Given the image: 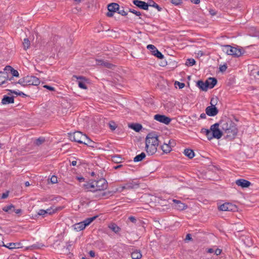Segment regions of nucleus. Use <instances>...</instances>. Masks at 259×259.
I'll use <instances>...</instances> for the list:
<instances>
[{"mask_svg":"<svg viewBox=\"0 0 259 259\" xmlns=\"http://www.w3.org/2000/svg\"><path fill=\"white\" fill-rule=\"evenodd\" d=\"M221 128L224 131V138L228 141L234 139L238 132L236 124L228 118L221 120Z\"/></svg>","mask_w":259,"mask_h":259,"instance_id":"f257e3e1","label":"nucleus"},{"mask_svg":"<svg viewBox=\"0 0 259 259\" xmlns=\"http://www.w3.org/2000/svg\"><path fill=\"white\" fill-rule=\"evenodd\" d=\"M18 83L23 86L26 85H38L40 83L38 78L34 76H27L19 80Z\"/></svg>","mask_w":259,"mask_h":259,"instance_id":"f03ea898","label":"nucleus"},{"mask_svg":"<svg viewBox=\"0 0 259 259\" xmlns=\"http://www.w3.org/2000/svg\"><path fill=\"white\" fill-rule=\"evenodd\" d=\"M223 50L228 55H232L236 57H238L243 54L242 50L241 49H237L236 47H233L230 45L224 46Z\"/></svg>","mask_w":259,"mask_h":259,"instance_id":"7ed1b4c3","label":"nucleus"},{"mask_svg":"<svg viewBox=\"0 0 259 259\" xmlns=\"http://www.w3.org/2000/svg\"><path fill=\"white\" fill-rule=\"evenodd\" d=\"M68 137L71 141L80 144L84 143V141L87 139V135H83L81 132L78 131L69 134Z\"/></svg>","mask_w":259,"mask_h":259,"instance_id":"20e7f679","label":"nucleus"},{"mask_svg":"<svg viewBox=\"0 0 259 259\" xmlns=\"http://www.w3.org/2000/svg\"><path fill=\"white\" fill-rule=\"evenodd\" d=\"M219 126L221 127V121L219 123H215V124L211 125L210 130L212 133V137L214 138L219 139L222 136H224V131L221 128H219Z\"/></svg>","mask_w":259,"mask_h":259,"instance_id":"39448f33","label":"nucleus"},{"mask_svg":"<svg viewBox=\"0 0 259 259\" xmlns=\"http://www.w3.org/2000/svg\"><path fill=\"white\" fill-rule=\"evenodd\" d=\"M94 184L96 185L97 191H103L108 187L107 181L103 178L100 179L98 181H94Z\"/></svg>","mask_w":259,"mask_h":259,"instance_id":"423d86ee","label":"nucleus"},{"mask_svg":"<svg viewBox=\"0 0 259 259\" xmlns=\"http://www.w3.org/2000/svg\"><path fill=\"white\" fill-rule=\"evenodd\" d=\"M147 142H149L150 144L157 146H158L159 143L158 136L156 134L153 133H150L147 135L146 138L145 143H147Z\"/></svg>","mask_w":259,"mask_h":259,"instance_id":"0eeeda50","label":"nucleus"},{"mask_svg":"<svg viewBox=\"0 0 259 259\" xmlns=\"http://www.w3.org/2000/svg\"><path fill=\"white\" fill-rule=\"evenodd\" d=\"M139 187V183L137 181L132 180L130 181L124 185L120 187V189H121L119 191H122L124 189H136Z\"/></svg>","mask_w":259,"mask_h":259,"instance_id":"6e6552de","label":"nucleus"},{"mask_svg":"<svg viewBox=\"0 0 259 259\" xmlns=\"http://www.w3.org/2000/svg\"><path fill=\"white\" fill-rule=\"evenodd\" d=\"M212 100H211V106L207 107L205 109L206 114L209 116H214L219 112L218 109L215 106V104L212 103Z\"/></svg>","mask_w":259,"mask_h":259,"instance_id":"1a4fd4ad","label":"nucleus"},{"mask_svg":"<svg viewBox=\"0 0 259 259\" xmlns=\"http://www.w3.org/2000/svg\"><path fill=\"white\" fill-rule=\"evenodd\" d=\"M154 119L160 122L168 124L171 120V119L164 115L156 114L154 116Z\"/></svg>","mask_w":259,"mask_h":259,"instance_id":"9d476101","label":"nucleus"},{"mask_svg":"<svg viewBox=\"0 0 259 259\" xmlns=\"http://www.w3.org/2000/svg\"><path fill=\"white\" fill-rule=\"evenodd\" d=\"M13 77H9V74L6 72H0V85L8 82V81H11V83H13L11 81Z\"/></svg>","mask_w":259,"mask_h":259,"instance_id":"9b49d317","label":"nucleus"},{"mask_svg":"<svg viewBox=\"0 0 259 259\" xmlns=\"http://www.w3.org/2000/svg\"><path fill=\"white\" fill-rule=\"evenodd\" d=\"M146 143L145 148H146V152H147V153L149 155H151L155 154L156 153V152L157 151L158 146L150 144L149 142H147V143Z\"/></svg>","mask_w":259,"mask_h":259,"instance_id":"f8f14e48","label":"nucleus"},{"mask_svg":"<svg viewBox=\"0 0 259 259\" xmlns=\"http://www.w3.org/2000/svg\"><path fill=\"white\" fill-rule=\"evenodd\" d=\"M133 4L141 9H143L144 10H148V3H146L145 2L140 1V0H134Z\"/></svg>","mask_w":259,"mask_h":259,"instance_id":"ddd939ff","label":"nucleus"},{"mask_svg":"<svg viewBox=\"0 0 259 259\" xmlns=\"http://www.w3.org/2000/svg\"><path fill=\"white\" fill-rule=\"evenodd\" d=\"M83 187L87 191L97 192L94 181L92 182H88L83 185Z\"/></svg>","mask_w":259,"mask_h":259,"instance_id":"4468645a","label":"nucleus"},{"mask_svg":"<svg viewBox=\"0 0 259 259\" xmlns=\"http://www.w3.org/2000/svg\"><path fill=\"white\" fill-rule=\"evenodd\" d=\"M172 201L175 203L174 206L175 208L178 210H183L187 208V205L181 202L180 200L173 199Z\"/></svg>","mask_w":259,"mask_h":259,"instance_id":"2eb2a0df","label":"nucleus"},{"mask_svg":"<svg viewBox=\"0 0 259 259\" xmlns=\"http://www.w3.org/2000/svg\"><path fill=\"white\" fill-rule=\"evenodd\" d=\"M73 77H75L77 79L79 80L78 81V84L80 88L82 89H87V86L85 82V78L84 77L81 76H77L76 75H74Z\"/></svg>","mask_w":259,"mask_h":259,"instance_id":"dca6fc26","label":"nucleus"},{"mask_svg":"<svg viewBox=\"0 0 259 259\" xmlns=\"http://www.w3.org/2000/svg\"><path fill=\"white\" fill-rule=\"evenodd\" d=\"M236 184L242 188H247L251 185V183L244 179H239L236 181Z\"/></svg>","mask_w":259,"mask_h":259,"instance_id":"f3484780","label":"nucleus"},{"mask_svg":"<svg viewBox=\"0 0 259 259\" xmlns=\"http://www.w3.org/2000/svg\"><path fill=\"white\" fill-rule=\"evenodd\" d=\"M172 144L171 140H169L168 143L164 142L163 145L161 146V149L165 153H169L171 150V144Z\"/></svg>","mask_w":259,"mask_h":259,"instance_id":"a211bd4d","label":"nucleus"},{"mask_svg":"<svg viewBox=\"0 0 259 259\" xmlns=\"http://www.w3.org/2000/svg\"><path fill=\"white\" fill-rule=\"evenodd\" d=\"M208 89H212L217 83V79L213 77H209L206 80Z\"/></svg>","mask_w":259,"mask_h":259,"instance_id":"6ab92c4d","label":"nucleus"},{"mask_svg":"<svg viewBox=\"0 0 259 259\" xmlns=\"http://www.w3.org/2000/svg\"><path fill=\"white\" fill-rule=\"evenodd\" d=\"M14 102V97H9L5 95L2 100V104L3 105L9 104Z\"/></svg>","mask_w":259,"mask_h":259,"instance_id":"aec40b11","label":"nucleus"},{"mask_svg":"<svg viewBox=\"0 0 259 259\" xmlns=\"http://www.w3.org/2000/svg\"><path fill=\"white\" fill-rule=\"evenodd\" d=\"M85 227L86 226L84 225L83 221L76 223L73 225L74 229L76 231L83 230Z\"/></svg>","mask_w":259,"mask_h":259,"instance_id":"412c9836","label":"nucleus"},{"mask_svg":"<svg viewBox=\"0 0 259 259\" xmlns=\"http://www.w3.org/2000/svg\"><path fill=\"white\" fill-rule=\"evenodd\" d=\"M197 86L203 91H207L208 90V86L206 84V81L203 82L202 80H198L197 82Z\"/></svg>","mask_w":259,"mask_h":259,"instance_id":"4be33fe9","label":"nucleus"},{"mask_svg":"<svg viewBox=\"0 0 259 259\" xmlns=\"http://www.w3.org/2000/svg\"><path fill=\"white\" fill-rule=\"evenodd\" d=\"M119 5L117 3H111L108 6V10L109 11L113 12L115 13L117 11L118 9Z\"/></svg>","mask_w":259,"mask_h":259,"instance_id":"5701e85b","label":"nucleus"},{"mask_svg":"<svg viewBox=\"0 0 259 259\" xmlns=\"http://www.w3.org/2000/svg\"><path fill=\"white\" fill-rule=\"evenodd\" d=\"M184 154L190 159H192L194 157L195 154L194 151L189 149H186L184 151Z\"/></svg>","mask_w":259,"mask_h":259,"instance_id":"b1692460","label":"nucleus"},{"mask_svg":"<svg viewBox=\"0 0 259 259\" xmlns=\"http://www.w3.org/2000/svg\"><path fill=\"white\" fill-rule=\"evenodd\" d=\"M142 254L139 250H135L131 253V256L133 259H140L142 257Z\"/></svg>","mask_w":259,"mask_h":259,"instance_id":"393cba45","label":"nucleus"},{"mask_svg":"<svg viewBox=\"0 0 259 259\" xmlns=\"http://www.w3.org/2000/svg\"><path fill=\"white\" fill-rule=\"evenodd\" d=\"M45 246V245L41 243H36L33 244L31 246H28L26 248V250L29 249H39L41 248L42 247Z\"/></svg>","mask_w":259,"mask_h":259,"instance_id":"a878e982","label":"nucleus"},{"mask_svg":"<svg viewBox=\"0 0 259 259\" xmlns=\"http://www.w3.org/2000/svg\"><path fill=\"white\" fill-rule=\"evenodd\" d=\"M146 157V154L144 152H142L140 154H139L135 156L134 158V162H139L142 161Z\"/></svg>","mask_w":259,"mask_h":259,"instance_id":"bb28decb","label":"nucleus"},{"mask_svg":"<svg viewBox=\"0 0 259 259\" xmlns=\"http://www.w3.org/2000/svg\"><path fill=\"white\" fill-rule=\"evenodd\" d=\"M148 7H152L157 9L159 12L162 10V8L152 0H149L148 2Z\"/></svg>","mask_w":259,"mask_h":259,"instance_id":"cd10ccee","label":"nucleus"},{"mask_svg":"<svg viewBox=\"0 0 259 259\" xmlns=\"http://www.w3.org/2000/svg\"><path fill=\"white\" fill-rule=\"evenodd\" d=\"M227 211H237L238 210L237 206L231 203L228 202Z\"/></svg>","mask_w":259,"mask_h":259,"instance_id":"c85d7f7f","label":"nucleus"},{"mask_svg":"<svg viewBox=\"0 0 259 259\" xmlns=\"http://www.w3.org/2000/svg\"><path fill=\"white\" fill-rule=\"evenodd\" d=\"M99 62L100 63V65H103L108 68L112 69V68L114 67V65L106 61L100 60Z\"/></svg>","mask_w":259,"mask_h":259,"instance_id":"c756f323","label":"nucleus"},{"mask_svg":"<svg viewBox=\"0 0 259 259\" xmlns=\"http://www.w3.org/2000/svg\"><path fill=\"white\" fill-rule=\"evenodd\" d=\"M109 228L115 233L119 232L120 231V228L115 224H112L109 226Z\"/></svg>","mask_w":259,"mask_h":259,"instance_id":"7c9ffc66","label":"nucleus"},{"mask_svg":"<svg viewBox=\"0 0 259 259\" xmlns=\"http://www.w3.org/2000/svg\"><path fill=\"white\" fill-rule=\"evenodd\" d=\"M84 143H83V144L86 145L88 146L91 147H95V142L92 141L87 136V139H85V141H84Z\"/></svg>","mask_w":259,"mask_h":259,"instance_id":"2f4dec72","label":"nucleus"},{"mask_svg":"<svg viewBox=\"0 0 259 259\" xmlns=\"http://www.w3.org/2000/svg\"><path fill=\"white\" fill-rule=\"evenodd\" d=\"M97 216H94L91 218H87L85 220L83 221V223H84V225L87 227L92 222H93L96 218Z\"/></svg>","mask_w":259,"mask_h":259,"instance_id":"473e14b6","label":"nucleus"},{"mask_svg":"<svg viewBox=\"0 0 259 259\" xmlns=\"http://www.w3.org/2000/svg\"><path fill=\"white\" fill-rule=\"evenodd\" d=\"M131 127L136 132H139L142 129V126L140 124L136 123L132 124Z\"/></svg>","mask_w":259,"mask_h":259,"instance_id":"72a5a7b5","label":"nucleus"},{"mask_svg":"<svg viewBox=\"0 0 259 259\" xmlns=\"http://www.w3.org/2000/svg\"><path fill=\"white\" fill-rule=\"evenodd\" d=\"M112 160L115 163H119L121 162L122 158L120 155H114L112 156Z\"/></svg>","mask_w":259,"mask_h":259,"instance_id":"f704fd0d","label":"nucleus"},{"mask_svg":"<svg viewBox=\"0 0 259 259\" xmlns=\"http://www.w3.org/2000/svg\"><path fill=\"white\" fill-rule=\"evenodd\" d=\"M152 54L160 59L164 58V56L157 49L154 51H152Z\"/></svg>","mask_w":259,"mask_h":259,"instance_id":"c9c22d12","label":"nucleus"},{"mask_svg":"<svg viewBox=\"0 0 259 259\" xmlns=\"http://www.w3.org/2000/svg\"><path fill=\"white\" fill-rule=\"evenodd\" d=\"M45 141V139L43 137H40L37 139H36L34 142V143L37 145L39 146L44 143Z\"/></svg>","mask_w":259,"mask_h":259,"instance_id":"e433bc0d","label":"nucleus"},{"mask_svg":"<svg viewBox=\"0 0 259 259\" xmlns=\"http://www.w3.org/2000/svg\"><path fill=\"white\" fill-rule=\"evenodd\" d=\"M108 124L110 130L112 131H114L117 127L116 123L113 121H110Z\"/></svg>","mask_w":259,"mask_h":259,"instance_id":"4c0bfd02","label":"nucleus"},{"mask_svg":"<svg viewBox=\"0 0 259 259\" xmlns=\"http://www.w3.org/2000/svg\"><path fill=\"white\" fill-rule=\"evenodd\" d=\"M196 61L194 59L190 58L187 60L185 64L188 66H192L194 65Z\"/></svg>","mask_w":259,"mask_h":259,"instance_id":"58836bf2","label":"nucleus"},{"mask_svg":"<svg viewBox=\"0 0 259 259\" xmlns=\"http://www.w3.org/2000/svg\"><path fill=\"white\" fill-rule=\"evenodd\" d=\"M30 41L29 40V39L28 38H25L23 42V45L24 47V49L25 50L28 49L30 46Z\"/></svg>","mask_w":259,"mask_h":259,"instance_id":"ea45409f","label":"nucleus"},{"mask_svg":"<svg viewBox=\"0 0 259 259\" xmlns=\"http://www.w3.org/2000/svg\"><path fill=\"white\" fill-rule=\"evenodd\" d=\"M227 206L228 202L225 203L219 207V209L221 211H227Z\"/></svg>","mask_w":259,"mask_h":259,"instance_id":"a19ab883","label":"nucleus"},{"mask_svg":"<svg viewBox=\"0 0 259 259\" xmlns=\"http://www.w3.org/2000/svg\"><path fill=\"white\" fill-rule=\"evenodd\" d=\"M118 13L121 15L122 16H126L127 14L124 11L123 7L120 8L118 7V9L117 10Z\"/></svg>","mask_w":259,"mask_h":259,"instance_id":"79ce46f5","label":"nucleus"},{"mask_svg":"<svg viewBox=\"0 0 259 259\" xmlns=\"http://www.w3.org/2000/svg\"><path fill=\"white\" fill-rule=\"evenodd\" d=\"M12 208H14V206L13 204H11L10 205L6 206L3 209L5 212H9Z\"/></svg>","mask_w":259,"mask_h":259,"instance_id":"37998d69","label":"nucleus"},{"mask_svg":"<svg viewBox=\"0 0 259 259\" xmlns=\"http://www.w3.org/2000/svg\"><path fill=\"white\" fill-rule=\"evenodd\" d=\"M12 74V76L11 77H18L19 76V72H18L17 70L14 69L13 68V69L12 70V71L10 72Z\"/></svg>","mask_w":259,"mask_h":259,"instance_id":"c03bdc74","label":"nucleus"},{"mask_svg":"<svg viewBox=\"0 0 259 259\" xmlns=\"http://www.w3.org/2000/svg\"><path fill=\"white\" fill-rule=\"evenodd\" d=\"M13 69V68L10 66H7L4 69V72H6L9 74V73H10Z\"/></svg>","mask_w":259,"mask_h":259,"instance_id":"a18cd8bd","label":"nucleus"},{"mask_svg":"<svg viewBox=\"0 0 259 259\" xmlns=\"http://www.w3.org/2000/svg\"><path fill=\"white\" fill-rule=\"evenodd\" d=\"M8 244V245H4V246L10 249H13L16 248V244L15 243H9Z\"/></svg>","mask_w":259,"mask_h":259,"instance_id":"49530a36","label":"nucleus"},{"mask_svg":"<svg viewBox=\"0 0 259 259\" xmlns=\"http://www.w3.org/2000/svg\"><path fill=\"white\" fill-rule=\"evenodd\" d=\"M170 2L172 4L176 6L179 5L182 3V0H170Z\"/></svg>","mask_w":259,"mask_h":259,"instance_id":"de8ad7c7","label":"nucleus"},{"mask_svg":"<svg viewBox=\"0 0 259 259\" xmlns=\"http://www.w3.org/2000/svg\"><path fill=\"white\" fill-rule=\"evenodd\" d=\"M129 12L135 14L136 16H140L141 15V13L139 11H137L132 9H129Z\"/></svg>","mask_w":259,"mask_h":259,"instance_id":"09e8293b","label":"nucleus"},{"mask_svg":"<svg viewBox=\"0 0 259 259\" xmlns=\"http://www.w3.org/2000/svg\"><path fill=\"white\" fill-rule=\"evenodd\" d=\"M175 84L178 85L179 89H183L185 85L184 83L180 82L178 81L175 82Z\"/></svg>","mask_w":259,"mask_h":259,"instance_id":"8fccbe9b","label":"nucleus"},{"mask_svg":"<svg viewBox=\"0 0 259 259\" xmlns=\"http://www.w3.org/2000/svg\"><path fill=\"white\" fill-rule=\"evenodd\" d=\"M206 137L208 139V140H210L214 138L213 137H212V133L210 130L209 132H207V133L206 134Z\"/></svg>","mask_w":259,"mask_h":259,"instance_id":"3c124183","label":"nucleus"},{"mask_svg":"<svg viewBox=\"0 0 259 259\" xmlns=\"http://www.w3.org/2000/svg\"><path fill=\"white\" fill-rule=\"evenodd\" d=\"M227 68V66L226 64H224L223 65H221L219 67L220 71L222 72L225 71L226 70Z\"/></svg>","mask_w":259,"mask_h":259,"instance_id":"603ef678","label":"nucleus"},{"mask_svg":"<svg viewBox=\"0 0 259 259\" xmlns=\"http://www.w3.org/2000/svg\"><path fill=\"white\" fill-rule=\"evenodd\" d=\"M147 48L148 50H151L152 53V51H154L157 49L154 45H148L147 47Z\"/></svg>","mask_w":259,"mask_h":259,"instance_id":"864d4df0","label":"nucleus"},{"mask_svg":"<svg viewBox=\"0 0 259 259\" xmlns=\"http://www.w3.org/2000/svg\"><path fill=\"white\" fill-rule=\"evenodd\" d=\"M58 182L57 177L55 176H53L51 178V182L52 184H56Z\"/></svg>","mask_w":259,"mask_h":259,"instance_id":"5fc2aeb1","label":"nucleus"},{"mask_svg":"<svg viewBox=\"0 0 259 259\" xmlns=\"http://www.w3.org/2000/svg\"><path fill=\"white\" fill-rule=\"evenodd\" d=\"M46 214V211L44 209H40L39 210L37 214L39 215H42L44 216Z\"/></svg>","mask_w":259,"mask_h":259,"instance_id":"6e6d98bb","label":"nucleus"},{"mask_svg":"<svg viewBox=\"0 0 259 259\" xmlns=\"http://www.w3.org/2000/svg\"><path fill=\"white\" fill-rule=\"evenodd\" d=\"M10 91L11 93H13L16 95H18L19 96H21V95L25 96H26L25 94H24L23 92H21L18 93L17 92H16L15 91H11V90Z\"/></svg>","mask_w":259,"mask_h":259,"instance_id":"4d7b16f0","label":"nucleus"},{"mask_svg":"<svg viewBox=\"0 0 259 259\" xmlns=\"http://www.w3.org/2000/svg\"><path fill=\"white\" fill-rule=\"evenodd\" d=\"M44 88L50 90V91H55V88L54 87H51V86H49L48 85H44Z\"/></svg>","mask_w":259,"mask_h":259,"instance_id":"13d9d810","label":"nucleus"},{"mask_svg":"<svg viewBox=\"0 0 259 259\" xmlns=\"http://www.w3.org/2000/svg\"><path fill=\"white\" fill-rule=\"evenodd\" d=\"M128 220L133 223H136L137 221L136 218L133 216L130 217Z\"/></svg>","mask_w":259,"mask_h":259,"instance_id":"bf43d9fd","label":"nucleus"},{"mask_svg":"<svg viewBox=\"0 0 259 259\" xmlns=\"http://www.w3.org/2000/svg\"><path fill=\"white\" fill-rule=\"evenodd\" d=\"M8 195H9V191H7L6 192L2 194L1 198L2 199H6L8 197Z\"/></svg>","mask_w":259,"mask_h":259,"instance_id":"052dcab7","label":"nucleus"},{"mask_svg":"<svg viewBox=\"0 0 259 259\" xmlns=\"http://www.w3.org/2000/svg\"><path fill=\"white\" fill-rule=\"evenodd\" d=\"M221 252H222V250L219 248H217L215 250H214V254H215L217 255H219L221 253Z\"/></svg>","mask_w":259,"mask_h":259,"instance_id":"680f3d73","label":"nucleus"},{"mask_svg":"<svg viewBox=\"0 0 259 259\" xmlns=\"http://www.w3.org/2000/svg\"><path fill=\"white\" fill-rule=\"evenodd\" d=\"M209 131H210V130H208V129H206V128H203L201 130V133H203V134H205V135H206V134L207 133V132H209Z\"/></svg>","mask_w":259,"mask_h":259,"instance_id":"e2e57ef3","label":"nucleus"},{"mask_svg":"<svg viewBox=\"0 0 259 259\" xmlns=\"http://www.w3.org/2000/svg\"><path fill=\"white\" fill-rule=\"evenodd\" d=\"M113 12L109 11L107 13L106 15L109 17H111L113 16Z\"/></svg>","mask_w":259,"mask_h":259,"instance_id":"0e129e2a","label":"nucleus"},{"mask_svg":"<svg viewBox=\"0 0 259 259\" xmlns=\"http://www.w3.org/2000/svg\"><path fill=\"white\" fill-rule=\"evenodd\" d=\"M185 240H192V237H191V235L190 234H187L186 238H185Z\"/></svg>","mask_w":259,"mask_h":259,"instance_id":"69168bd1","label":"nucleus"},{"mask_svg":"<svg viewBox=\"0 0 259 259\" xmlns=\"http://www.w3.org/2000/svg\"><path fill=\"white\" fill-rule=\"evenodd\" d=\"M89 254L90 256H91L92 257H94L95 256V252L93 250L90 251Z\"/></svg>","mask_w":259,"mask_h":259,"instance_id":"338daca9","label":"nucleus"},{"mask_svg":"<svg viewBox=\"0 0 259 259\" xmlns=\"http://www.w3.org/2000/svg\"><path fill=\"white\" fill-rule=\"evenodd\" d=\"M8 259H19V257L16 255H13L10 256Z\"/></svg>","mask_w":259,"mask_h":259,"instance_id":"774afa93","label":"nucleus"}]
</instances>
